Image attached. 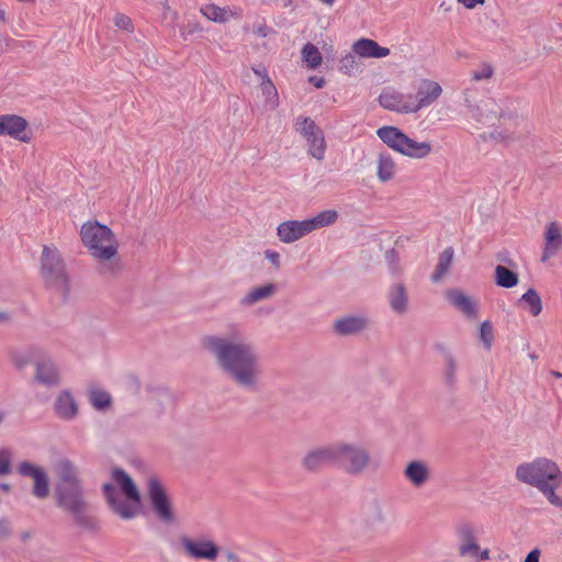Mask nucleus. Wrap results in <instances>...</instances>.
Instances as JSON below:
<instances>
[{
	"label": "nucleus",
	"mask_w": 562,
	"mask_h": 562,
	"mask_svg": "<svg viewBox=\"0 0 562 562\" xmlns=\"http://www.w3.org/2000/svg\"><path fill=\"white\" fill-rule=\"evenodd\" d=\"M56 505L70 514L76 525L88 527L89 518L86 516L88 503L85 499L83 485L55 486Z\"/></svg>",
	"instance_id": "obj_7"
},
{
	"label": "nucleus",
	"mask_w": 562,
	"mask_h": 562,
	"mask_svg": "<svg viewBox=\"0 0 562 562\" xmlns=\"http://www.w3.org/2000/svg\"><path fill=\"white\" fill-rule=\"evenodd\" d=\"M458 2L462 3L468 9H473L476 4L483 3L484 0H458Z\"/></svg>",
	"instance_id": "obj_54"
},
{
	"label": "nucleus",
	"mask_w": 562,
	"mask_h": 562,
	"mask_svg": "<svg viewBox=\"0 0 562 562\" xmlns=\"http://www.w3.org/2000/svg\"><path fill=\"white\" fill-rule=\"evenodd\" d=\"M334 452L335 468L350 476L362 474L371 462L369 450L358 441H334Z\"/></svg>",
	"instance_id": "obj_5"
},
{
	"label": "nucleus",
	"mask_w": 562,
	"mask_h": 562,
	"mask_svg": "<svg viewBox=\"0 0 562 562\" xmlns=\"http://www.w3.org/2000/svg\"><path fill=\"white\" fill-rule=\"evenodd\" d=\"M41 274L47 286L66 291L68 277L59 250L53 246H44L41 256Z\"/></svg>",
	"instance_id": "obj_8"
},
{
	"label": "nucleus",
	"mask_w": 562,
	"mask_h": 562,
	"mask_svg": "<svg viewBox=\"0 0 562 562\" xmlns=\"http://www.w3.org/2000/svg\"><path fill=\"white\" fill-rule=\"evenodd\" d=\"M0 21H2V22L5 21V12L2 9H0Z\"/></svg>",
	"instance_id": "obj_59"
},
{
	"label": "nucleus",
	"mask_w": 562,
	"mask_h": 562,
	"mask_svg": "<svg viewBox=\"0 0 562 562\" xmlns=\"http://www.w3.org/2000/svg\"><path fill=\"white\" fill-rule=\"evenodd\" d=\"M18 472L22 476L32 477L33 481H36V477L42 476L45 473V470L42 467L35 465L29 461H23L19 464Z\"/></svg>",
	"instance_id": "obj_43"
},
{
	"label": "nucleus",
	"mask_w": 562,
	"mask_h": 562,
	"mask_svg": "<svg viewBox=\"0 0 562 562\" xmlns=\"http://www.w3.org/2000/svg\"><path fill=\"white\" fill-rule=\"evenodd\" d=\"M226 559H227L228 561L236 562V561H237V555H236L235 553H233V552H227V553H226Z\"/></svg>",
	"instance_id": "obj_56"
},
{
	"label": "nucleus",
	"mask_w": 562,
	"mask_h": 562,
	"mask_svg": "<svg viewBox=\"0 0 562 562\" xmlns=\"http://www.w3.org/2000/svg\"><path fill=\"white\" fill-rule=\"evenodd\" d=\"M516 477L536 487L548 502L562 509V496L557 493L562 486V469L552 459L539 457L517 467Z\"/></svg>",
	"instance_id": "obj_2"
},
{
	"label": "nucleus",
	"mask_w": 562,
	"mask_h": 562,
	"mask_svg": "<svg viewBox=\"0 0 562 562\" xmlns=\"http://www.w3.org/2000/svg\"><path fill=\"white\" fill-rule=\"evenodd\" d=\"M310 81L314 83V86L318 89L323 88L325 85V79L322 77L312 76L310 78Z\"/></svg>",
	"instance_id": "obj_55"
},
{
	"label": "nucleus",
	"mask_w": 562,
	"mask_h": 562,
	"mask_svg": "<svg viewBox=\"0 0 562 562\" xmlns=\"http://www.w3.org/2000/svg\"><path fill=\"white\" fill-rule=\"evenodd\" d=\"M492 77V65L485 63L481 66L480 69L473 70L471 74V86L463 91L464 102L470 111L474 114V112L479 109L475 104V100L472 95V92L476 90V83L484 79H490Z\"/></svg>",
	"instance_id": "obj_26"
},
{
	"label": "nucleus",
	"mask_w": 562,
	"mask_h": 562,
	"mask_svg": "<svg viewBox=\"0 0 562 562\" xmlns=\"http://www.w3.org/2000/svg\"><path fill=\"white\" fill-rule=\"evenodd\" d=\"M180 543L186 555L196 560L214 561L218 557V546L207 537L189 538L182 537Z\"/></svg>",
	"instance_id": "obj_10"
},
{
	"label": "nucleus",
	"mask_w": 562,
	"mask_h": 562,
	"mask_svg": "<svg viewBox=\"0 0 562 562\" xmlns=\"http://www.w3.org/2000/svg\"><path fill=\"white\" fill-rule=\"evenodd\" d=\"M201 13L209 20L213 21V22H225L227 20V12L215 5V4H207V5H204L202 9H201Z\"/></svg>",
	"instance_id": "obj_42"
},
{
	"label": "nucleus",
	"mask_w": 562,
	"mask_h": 562,
	"mask_svg": "<svg viewBox=\"0 0 562 562\" xmlns=\"http://www.w3.org/2000/svg\"><path fill=\"white\" fill-rule=\"evenodd\" d=\"M311 233L307 218L284 221L277 227V236L284 244H292Z\"/></svg>",
	"instance_id": "obj_17"
},
{
	"label": "nucleus",
	"mask_w": 562,
	"mask_h": 562,
	"mask_svg": "<svg viewBox=\"0 0 562 562\" xmlns=\"http://www.w3.org/2000/svg\"><path fill=\"white\" fill-rule=\"evenodd\" d=\"M35 380L45 386L59 384L60 374L57 366L50 359H44L35 366Z\"/></svg>",
	"instance_id": "obj_23"
},
{
	"label": "nucleus",
	"mask_w": 562,
	"mask_h": 562,
	"mask_svg": "<svg viewBox=\"0 0 562 562\" xmlns=\"http://www.w3.org/2000/svg\"><path fill=\"white\" fill-rule=\"evenodd\" d=\"M480 337L483 344L485 345L486 349H490L492 341V327L488 321L482 323Z\"/></svg>",
	"instance_id": "obj_47"
},
{
	"label": "nucleus",
	"mask_w": 562,
	"mask_h": 562,
	"mask_svg": "<svg viewBox=\"0 0 562 562\" xmlns=\"http://www.w3.org/2000/svg\"><path fill=\"white\" fill-rule=\"evenodd\" d=\"M551 374H552L554 378H558V379L562 378V373H561V372H559V371H552V372H551Z\"/></svg>",
	"instance_id": "obj_60"
},
{
	"label": "nucleus",
	"mask_w": 562,
	"mask_h": 562,
	"mask_svg": "<svg viewBox=\"0 0 562 562\" xmlns=\"http://www.w3.org/2000/svg\"><path fill=\"white\" fill-rule=\"evenodd\" d=\"M339 70L348 76H355L361 71V63L357 54L348 53L339 60Z\"/></svg>",
	"instance_id": "obj_38"
},
{
	"label": "nucleus",
	"mask_w": 562,
	"mask_h": 562,
	"mask_svg": "<svg viewBox=\"0 0 562 562\" xmlns=\"http://www.w3.org/2000/svg\"><path fill=\"white\" fill-rule=\"evenodd\" d=\"M27 126L26 120L20 115H0V136H9L16 140L29 143L32 137Z\"/></svg>",
	"instance_id": "obj_14"
},
{
	"label": "nucleus",
	"mask_w": 562,
	"mask_h": 562,
	"mask_svg": "<svg viewBox=\"0 0 562 562\" xmlns=\"http://www.w3.org/2000/svg\"><path fill=\"white\" fill-rule=\"evenodd\" d=\"M369 321L364 315H347L336 319L333 328L336 334L350 336L359 334L368 327Z\"/></svg>",
	"instance_id": "obj_21"
},
{
	"label": "nucleus",
	"mask_w": 562,
	"mask_h": 562,
	"mask_svg": "<svg viewBox=\"0 0 562 562\" xmlns=\"http://www.w3.org/2000/svg\"><path fill=\"white\" fill-rule=\"evenodd\" d=\"M327 465L335 468L334 442L308 450L302 459V467L308 472H317Z\"/></svg>",
	"instance_id": "obj_12"
},
{
	"label": "nucleus",
	"mask_w": 562,
	"mask_h": 562,
	"mask_svg": "<svg viewBox=\"0 0 562 562\" xmlns=\"http://www.w3.org/2000/svg\"><path fill=\"white\" fill-rule=\"evenodd\" d=\"M55 471L58 476L56 486H74L82 484L79 477L78 468L68 459H60L55 465Z\"/></svg>",
	"instance_id": "obj_24"
},
{
	"label": "nucleus",
	"mask_w": 562,
	"mask_h": 562,
	"mask_svg": "<svg viewBox=\"0 0 562 562\" xmlns=\"http://www.w3.org/2000/svg\"><path fill=\"white\" fill-rule=\"evenodd\" d=\"M352 52L361 58H383L390 55L387 47L370 38H360L352 44Z\"/></svg>",
	"instance_id": "obj_25"
},
{
	"label": "nucleus",
	"mask_w": 562,
	"mask_h": 562,
	"mask_svg": "<svg viewBox=\"0 0 562 562\" xmlns=\"http://www.w3.org/2000/svg\"><path fill=\"white\" fill-rule=\"evenodd\" d=\"M252 71L256 76H258L261 79V82H265L266 79H270L265 67H252Z\"/></svg>",
	"instance_id": "obj_50"
},
{
	"label": "nucleus",
	"mask_w": 562,
	"mask_h": 562,
	"mask_svg": "<svg viewBox=\"0 0 562 562\" xmlns=\"http://www.w3.org/2000/svg\"><path fill=\"white\" fill-rule=\"evenodd\" d=\"M294 128L303 136V138L312 136L311 134H313V132L319 130L316 123L307 116H297L294 122Z\"/></svg>",
	"instance_id": "obj_41"
},
{
	"label": "nucleus",
	"mask_w": 562,
	"mask_h": 562,
	"mask_svg": "<svg viewBox=\"0 0 562 562\" xmlns=\"http://www.w3.org/2000/svg\"><path fill=\"white\" fill-rule=\"evenodd\" d=\"M390 308L397 315H404L409 310V296L406 285L403 282H394L390 285L386 294Z\"/></svg>",
	"instance_id": "obj_18"
},
{
	"label": "nucleus",
	"mask_w": 562,
	"mask_h": 562,
	"mask_svg": "<svg viewBox=\"0 0 562 562\" xmlns=\"http://www.w3.org/2000/svg\"><path fill=\"white\" fill-rule=\"evenodd\" d=\"M396 164L392 156L386 153H382L378 157L376 161V177L381 182H387L395 176Z\"/></svg>",
	"instance_id": "obj_31"
},
{
	"label": "nucleus",
	"mask_w": 562,
	"mask_h": 562,
	"mask_svg": "<svg viewBox=\"0 0 562 562\" xmlns=\"http://www.w3.org/2000/svg\"><path fill=\"white\" fill-rule=\"evenodd\" d=\"M484 529L477 524L471 521H460L454 527V536L458 543V551L467 548L469 544L485 542Z\"/></svg>",
	"instance_id": "obj_16"
},
{
	"label": "nucleus",
	"mask_w": 562,
	"mask_h": 562,
	"mask_svg": "<svg viewBox=\"0 0 562 562\" xmlns=\"http://www.w3.org/2000/svg\"><path fill=\"white\" fill-rule=\"evenodd\" d=\"M0 488H1L2 491L8 492V491L10 490V486H9V484L3 483V484H0Z\"/></svg>",
	"instance_id": "obj_58"
},
{
	"label": "nucleus",
	"mask_w": 562,
	"mask_h": 562,
	"mask_svg": "<svg viewBox=\"0 0 562 562\" xmlns=\"http://www.w3.org/2000/svg\"><path fill=\"white\" fill-rule=\"evenodd\" d=\"M459 555L469 562H484L491 559V549L485 542H479L476 544H469L464 549L458 551Z\"/></svg>",
	"instance_id": "obj_29"
},
{
	"label": "nucleus",
	"mask_w": 562,
	"mask_h": 562,
	"mask_svg": "<svg viewBox=\"0 0 562 562\" xmlns=\"http://www.w3.org/2000/svg\"><path fill=\"white\" fill-rule=\"evenodd\" d=\"M148 499L157 518L167 525L176 522V513L171 499L158 479L150 477L148 481Z\"/></svg>",
	"instance_id": "obj_9"
},
{
	"label": "nucleus",
	"mask_w": 562,
	"mask_h": 562,
	"mask_svg": "<svg viewBox=\"0 0 562 562\" xmlns=\"http://www.w3.org/2000/svg\"><path fill=\"white\" fill-rule=\"evenodd\" d=\"M114 24L117 29L125 31H132L133 29L131 19L125 14H116L114 16Z\"/></svg>",
	"instance_id": "obj_48"
},
{
	"label": "nucleus",
	"mask_w": 562,
	"mask_h": 562,
	"mask_svg": "<svg viewBox=\"0 0 562 562\" xmlns=\"http://www.w3.org/2000/svg\"><path fill=\"white\" fill-rule=\"evenodd\" d=\"M540 554L541 552L539 549H533L528 553L524 562H539Z\"/></svg>",
	"instance_id": "obj_51"
},
{
	"label": "nucleus",
	"mask_w": 562,
	"mask_h": 562,
	"mask_svg": "<svg viewBox=\"0 0 562 562\" xmlns=\"http://www.w3.org/2000/svg\"><path fill=\"white\" fill-rule=\"evenodd\" d=\"M32 493L37 498H45L48 496L49 486L48 476L46 472L42 476L36 477V481H34Z\"/></svg>",
	"instance_id": "obj_44"
},
{
	"label": "nucleus",
	"mask_w": 562,
	"mask_h": 562,
	"mask_svg": "<svg viewBox=\"0 0 562 562\" xmlns=\"http://www.w3.org/2000/svg\"><path fill=\"white\" fill-rule=\"evenodd\" d=\"M54 412L58 418L67 422L74 420L78 416V403L69 390H63L57 394Z\"/></svg>",
	"instance_id": "obj_19"
},
{
	"label": "nucleus",
	"mask_w": 562,
	"mask_h": 562,
	"mask_svg": "<svg viewBox=\"0 0 562 562\" xmlns=\"http://www.w3.org/2000/svg\"><path fill=\"white\" fill-rule=\"evenodd\" d=\"M494 274L496 284L502 288L512 289L519 282V278L516 272L501 265L494 269Z\"/></svg>",
	"instance_id": "obj_36"
},
{
	"label": "nucleus",
	"mask_w": 562,
	"mask_h": 562,
	"mask_svg": "<svg viewBox=\"0 0 562 562\" xmlns=\"http://www.w3.org/2000/svg\"><path fill=\"white\" fill-rule=\"evenodd\" d=\"M416 90L412 100L415 113L431 105L442 93L441 86L430 79H422Z\"/></svg>",
	"instance_id": "obj_15"
},
{
	"label": "nucleus",
	"mask_w": 562,
	"mask_h": 562,
	"mask_svg": "<svg viewBox=\"0 0 562 562\" xmlns=\"http://www.w3.org/2000/svg\"><path fill=\"white\" fill-rule=\"evenodd\" d=\"M448 302L468 318L477 316V301L458 289H450L446 292Z\"/></svg>",
	"instance_id": "obj_20"
},
{
	"label": "nucleus",
	"mask_w": 562,
	"mask_h": 562,
	"mask_svg": "<svg viewBox=\"0 0 562 562\" xmlns=\"http://www.w3.org/2000/svg\"><path fill=\"white\" fill-rule=\"evenodd\" d=\"M3 418H4V414L2 412H0V424L2 423Z\"/></svg>",
	"instance_id": "obj_62"
},
{
	"label": "nucleus",
	"mask_w": 562,
	"mask_h": 562,
	"mask_svg": "<svg viewBox=\"0 0 562 562\" xmlns=\"http://www.w3.org/2000/svg\"><path fill=\"white\" fill-rule=\"evenodd\" d=\"M8 315L5 313H0V321H7Z\"/></svg>",
	"instance_id": "obj_61"
},
{
	"label": "nucleus",
	"mask_w": 562,
	"mask_h": 562,
	"mask_svg": "<svg viewBox=\"0 0 562 562\" xmlns=\"http://www.w3.org/2000/svg\"><path fill=\"white\" fill-rule=\"evenodd\" d=\"M89 401L95 409L102 411L110 407L112 397L106 391L100 389H91L89 391Z\"/></svg>",
	"instance_id": "obj_40"
},
{
	"label": "nucleus",
	"mask_w": 562,
	"mask_h": 562,
	"mask_svg": "<svg viewBox=\"0 0 562 562\" xmlns=\"http://www.w3.org/2000/svg\"><path fill=\"white\" fill-rule=\"evenodd\" d=\"M376 135L387 147L411 158L422 159L431 151L429 143L416 142L395 126H382Z\"/></svg>",
	"instance_id": "obj_6"
},
{
	"label": "nucleus",
	"mask_w": 562,
	"mask_h": 562,
	"mask_svg": "<svg viewBox=\"0 0 562 562\" xmlns=\"http://www.w3.org/2000/svg\"><path fill=\"white\" fill-rule=\"evenodd\" d=\"M338 220V212L335 210H325L317 213L315 216L307 218L311 232L330 226Z\"/></svg>",
	"instance_id": "obj_35"
},
{
	"label": "nucleus",
	"mask_w": 562,
	"mask_h": 562,
	"mask_svg": "<svg viewBox=\"0 0 562 562\" xmlns=\"http://www.w3.org/2000/svg\"><path fill=\"white\" fill-rule=\"evenodd\" d=\"M302 60L308 68L316 69L321 66L323 58L318 48L314 44L307 43L302 49Z\"/></svg>",
	"instance_id": "obj_39"
},
{
	"label": "nucleus",
	"mask_w": 562,
	"mask_h": 562,
	"mask_svg": "<svg viewBox=\"0 0 562 562\" xmlns=\"http://www.w3.org/2000/svg\"><path fill=\"white\" fill-rule=\"evenodd\" d=\"M12 451L8 448L0 449V476L11 472Z\"/></svg>",
	"instance_id": "obj_45"
},
{
	"label": "nucleus",
	"mask_w": 562,
	"mask_h": 562,
	"mask_svg": "<svg viewBox=\"0 0 562 562\" xmlns=\"http://www.w3.org/2000/svg\"><path fill=\"white\" fill-rule=\"evenodd\" d=\"M80 236L89 254L98 261L102 274H115L122 265L117 257L119 241L113 232L99 222H87L81 226Z\"/></svg>",
	"instance_id": "obj_3"
},
{
	"label": "nucleus",
	"mask_w": 562,
	"mask_h": 562,
	"mask_svg": "<svg viewBox=\"0 0 562 562\" xmlns=\"http://www.w3.org/2000/svg\"><path fill=\"white\" fill-rule=\"evenodd\" d=\"M403 475L414 487H422L430 480V469L422 460L409 461L403 470Z\"/></svg>",
	"instance_id": "obj_22"
},
{
	"label": "nucleus",
	"mask_w": 562,
	"mask_h": 562,
	"mask_svg": "<svg viewBox=\"0 0 562 562\" xmlns=\"http://www.w3.org/2000/svg\"><path fill=\"white\" fill-rule=\"evenodd\" d=\"M10 533V524L7 519H0V537Z\"/></svg>",
	"instance_id": "obj_52"
},
{
	"label": "nucleus",
	"mask_w": 562,
	"mask_h": 562,
	"mask_svg": "<svg viewBox=\"0 0 562 562\" xmlns=\"http://www.w3.org/2000/svg\"><path fill=\"white\" fill-rule=\"evenodd\" d=\"M111 475L114 483L120 486L126 499L120 497V493L113 483H104L102 485V492L109 507L122 519L130 520L135 518L140 503V494L137 486L123 469H113Z\"/></svg>",
	"instance_id": "obj_4"
},
{
	"label": "nucleus",
	"mask_w": 562,
	"mask_h": 562,
	"mask_svg": "<svg viewBox=\"0 0 562 562\" xmlns=\"http://www.w3.org/2000/svg\"><path fill=\"white\" fill-rule=\"evenodd\" d=\"M203 346L237 387L251 393L260 390L263 375L261 356L239 325H228L223 335L205 336Z\"/></svg>",
	"instance_id": "obj_1"
},
{
	"label": "nucleus",
	"mask_w": 562,
	"mask_h": 562,
	"mask_svg": "<svg viewBox=\"0 0 562 562\" xmlns=\"http://www.w3.org/2000/svg\"><path fill=\"white\" fill-rule=\"evenodd\" d=\"M261 93L265 98L266 109L273 111L279 106V94L276 86L271 79H266L265 82H260Z\"/></svg>",
	"instance_id": "obj_37"
},
{
	"label": "nucleus",
	"mask_w": 562,
	"mask_h": 562,
	"mask_svg": "<svg viewBox=\"0 0 562 562\" xmlns=\"http://www.w3.org/2000/svg\"><path fill=\"white\" fill-rule=\"evenodd\" d=\"M258 34L262 37L267 36L266 26H260L258 29Z\"/></svg>",
	"instance_id": "obj_57"
},
{
	"label": "nucleus",
	"mask_w": 562,
	"mask_h": 562,
	"mask_svg": "<svg viewBox=\"0 0 562 562\" xmlns=\"http://www.w3.org/2000/svg\"><path fill=\"white\" fill-rule=\"evenodd\" d=\"M148 3L155 4L164 11L169 10L168 0H146Z\"/></svg>",
	"instance_id": "obj_53"
},
{
	"label": "nucleus",
	"mask_w": 562,
	"mask_h": 562,
	"mask_svg": "<svg viewBox=\"0 0 562 562\" xmlns=\"http://www.w3.org/2000/svg\"><path fill=\"white\" fill-rule=\"evenodd\" d=\"M277 292L274 283H266L260 286L252 288L245 296L240 299L243 306H251L260 301L270 299Z\"/></svg>",
	"instance_id": "obj_28"
},
{
	"label": "nucleus",
	"mask_w": 562,
	"mask_h": 562,
	"mask_svg": "<svg viewBox=\"0 0 562 562\" xmlns=\"http://www.w3.org/2000/svg\"><path fill=\"white\" fill-rule=\"evenodd\" d=\"M456 370H457V366H456L454 359L450 355L447 356L445 379H446V382L450 385L454 384V382L457 380L456 379Z\"/></svg>",
	"instance_id": "obj_46"
},
{
	"label": "nucleus",
	"mask_w": 562,
	"mask_h": 562,
	"mask_svg": "<svg viewBox=\"0 0 562 562\" xmlns=\"http://www.w3.org/2000/svg\"><path fill=\"white\" fill-rule=\"evenodd\" d=\"M362 515L366 524L372 529H375L385 522V516L382 507L375 499L363 506Z\"/></svg>",
	"instance_id": "obj_30"
},
{
	"label": "nucleus",
	"mask_w": 562,
	"mask_h": 562,
	"mask_svg": "<svg viewBox=\"0 0 562 562\" xmlns=\"http://www.w3.org/2000/svg\"><path fill=\"white\" fill-rule=\"evenodd\" d=\"M453 249L451 247L446 248L439 256L438 263L430 279L434 283H438L447 274L453 260Z\"/></svg>",
	"instance_id": "obj_34"
},
{
	"label": "nucleus",
	"mask_w": 562,
	"mask_h": 562,
	"mask_svg": "<svg viewBox=\"0 0 562 562\" xmlns=\"http://www.w3.org/2000/svg\"><path fill=\"white\" fill-rule=\"evenodd\" d=\"M312 136L304 137L307 142V153L318 161L323 160L326 151V142L323 131L319 128L311 134Z\"/></svg>",
	"instance_id": "obj_32"
},
{
	"label": "nucleus",
	"mask_w": 562,
	"mask_h": 562,
	"mask_svg": "<svg viewBox=\"0 0 562 562\" xmlns=\"http://www.w3.org/2000/svg\"><path fill=\"white\" fill-rule=\"evenodd\" d=\"M562 250V224L550 221L543 227L541 262L555 257Z\"/></svg>",
	"instance_id": "obj_13"
},
{
	"label": "nucleus",
	"mask_w": 562,
	"mask_h": 562,
	"mask_svg": "<svg viewBox=\"0 0 562 562\" xmlns=\"http://www.w3.org/2000/svg\"><path fill=\"white\" fill-rule=\"evenodd\" d=\"M497 121L498 128H501L498 135L502 138H508L518 131L519 126L524 123L525 120L521 115L518 114L516 108H514L509 112H502L498 115Z\"/></svg>",
	"instance_id": "obj_27"
},
{
	"label": "nucleus",
	"mask_w": 562,
	"mask_h": 562,
	"mask_svg": "<svg viewBox=\"0 0 562 562\" xmlns=\"http://www.w3.org/2000/svg\"><path fill=\"white\" fill-rule=\"evenodd\" d=\"M412 100V93H403L391 87L385 88L378 99L383 109L402 114L415 113Z\"/></svg>",
	"instance_id": "obj_11"
},
{
	"label": "nucleus",
	"mask_w": 562,
	"mask_h": 562,
	"mask_svg": "<svg viewBox=\"0 0 562 562\" xmlns=\"http://www.w3.org/2000/svg\"><path fill=\"white\" fill-rule=\"evenodd\" d=\"M265 258L271 262V265L279 269L281 266L280 255L278 251L272 249L265 250Z\"/></svg>",
	"instance_id": "obj_49"
},
{
	"label": "nucleus",
	"mask_w": 562,
	"mask_h": 562,
	"mask_svg": "<svg viewBox=\"0 0 562 562\" xmlns=\"http://www.w3.org/2000/svg\"><path fill=\"white\" fill-rule=\"evenodd\" d=\"M519 304L533 317L542 312V300L533 289H529L520 296Z\"/></svg>",
	"instance_id": "obj_33"
}]
</instances>
